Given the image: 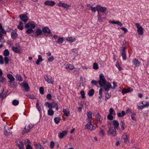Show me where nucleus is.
I'll list each match as a JSON object with an SVG mask.
<instances>
[{
	"label": "nucleus",
	"mask_w": 149,
	"mask_h": 149,
	"mask_svg": "<svg viewBox=\"0 0 149 149\" xmlns=\"http://www.w3.org/2000/svg\"><path fill=\"white\" fill-rule=\"evenodd\" d=\"M99 79L98 81L99 84L101 86L103 87L106 91H108L110 88H112L111 83L107 82L106 80L102 74H100Z\"/></svg>",
	"instance_id": "nucleus-1"
},
{
	"label": "nucleus",
	"mask_w": 149,
	"mask_h": 149,
	"mask_svg": "<svg viewBox=\"0 0 149 149\" xmlns=\"http://www.w3.org/2000/svg\"><path fill=\"white\" fill-rule=\"evenodd\" d=\"M97 11L98 13L97 17L98 19L101 20V15L100 14V13H104L107 10V8L104 7L102 6L99 5H97Z\"/></svg>",
	"instance_id": "nucleus-2"
},
{
	"label": "nucleus",
	"mask_w": 149,
	"mask_h": 149,
	"mask_svg": "<svg viewBox=\"0 0 149 149\" xmlns=\"http://www.w3.org/2000/svg\"><path fill=\"white\" fill-rule=\"evenodd\" d=\"M86 123L87 124L85 126V129H87L91 131L95 129L96 126H95L92 124L93 122H86Z\"/></svg>",
	"instance_id": "nucleus-3"
},
{
	"label": "nucleus",
	"mask_w": 149,
	"mask_h": 149,
	"mask_svg": "<svg viewBox=\"0 0 149 149\" xmlns=\"http://www.w3.org/2000/svg\"><path fill=\"white\" fill-rule=\"evenodd\" d=\"M37 25L34 22L30 21L27 23L25 24V27L26 28H31L32 29H34Z\"/></svg>",
	"instance_id": "nucleus-4"
},
{
	"label": "nucleus",
	"mask_w": 149,
	"mask_h": 149,
	"mask_svg": "<svg viewBox=\"0 0 149 149\" xmlns=\"http://www.w3.org/2000/svg\"><path fill=\"white\" fill-rule=\"evenodd\" d=\"M113 127H110L107 132V134L108 135H111L113 136H115L116 135V132Z\"/></svg>",
	"instance_id": "nucleus-5"
},
{
	"label": "nucleus",
	"mask_w": 149,
	"mask_h": 149,
	"mask_svg": "<svg viewBox=\"0 0 149 149\" xmlns=\"http://www.w3.org/2000/svg\"><path fill=\"white\" fill-rule=\"evenodd\" d=\"M12 129V126L9 127L7 125L5 126L4 128V134L6 136H8L12 133V132L10 130Z\"/></svg>",
	"instance_id": "nucleus-6"
},
{
	"label": "nucleus",
	"mask_w": 149,
	"mask_h": 149,
	"mask_svg": "<svg viewBox=\"0 0 149 149\" xmlns=\"http://www.w3.org/2000/svg\"><path fill=\"white\" fill-rule=\"evenodd\" d=\"M58 6H60L66 10H67L68 9H70L71 6L70 5L68 4L65 3H62L60 1L58 3Z\"/></svg>",
	"instance_id": "nucleus-7"
},
{
	"label": "nucleus",
	"mask_w": 149,
	"mask_h": 149,
	"mask_svg": "<svg viewBox=\"0 0 149 149\" xmlns=\"http://www.w3.org/2000/svg\"><path fill=\"white\" fill-rule=\"evenodd\" d=\"M12 50L16 53H21L22 52V48L19 46L12 47Z\"/></svg>",
	"instance_id": "nucleus-8"
},
{
	"label": "nucleus",
	"mask_w": 149,
	"mask_h": 149,
	"mask_svg": "<svg viewBox=\"0 0 149 149\" xmlns=\"http://www.w3.org/2000/svg\"><path fill=\"white\" fill-rule=\"evenodd\" d=\"M136 26L137 29V31L140 35H142L143 33V29L139 23L135 24Z\"/></svg>",
	"instance_id": "nucleus-9"
},
{
	"label": "nucleus",
	"mask_w": 149,
	"mask_h": 149,
	"mask_svg": "<svg viewBox=\"0 0 149 149\" xmlns=\"http://www.w3.org/2000/svg\"><path fill=\"white\" fill-rule=\"evenodd\" d=\"M129 136L126 133H125L122 137V141L124 143H127L129 142Z\"/></svg>",
	"instance_id": "nucleus-10"
},
{
	"label": "nucleus",
	"mask_w": 149,
	"mask_h": 149,
	"mask_svg": "<svg viewBox=\"0 0 149 149\" xmlns=\"http://www.w3.org/2000/svg\"><path fill=\"white\" fill-rule=\"evenodd\" d=\"M87 118L86 120V122H93V118L92 116V113L90 111H88L87 112Z\"/></svg>",
	"instance_id": "nucleus-11"
},
{
	"label": "nucleus",
	"mask_w": 149,
	"mask_h": 149,
	"mask_svg": "<svg viewBox=\"0 0 149 149\" xmlns=\"http://www.w3.org/2000/svg\"><path fill=\"white\" fill-rule=\"evenodd\" d=\"M132 62L133 65L135 67H139L141 65V62L136 58L133 59Z\"/></svg>",
	"instance_id": "nucleus-12"
},
{
	"label": "nucleus",
	"mask_w": 149,
	"mask_h": 149,
	"mask_svg": "<svg viewBox=\"0 0 149 149\" xmlns=\"http://www.w3.org/2000/svg\"><path fill=\"white\" fill-rule=\"evenodd\" d=\"M6 34V31L3 29L2 25L0 23V40L2 39V36L3 34L5 35Z\"/></svg>",
	"instance_id": "nucleus-13"
},
{
	"label": "nucleus",
	"mask_w": 149,
	"mask_h": 149,
	"mask_svg": "<svg viewBox=\"0 0 149 149\" xmlns=\"http://www.w3.org/2000/svg\"><path fill=\"white\" fill-rule=\"evenodd\" d=\"M34 125L32 124H29L28 125H26L23 131L24 133H28L30 132V130L33 127Z\"/></svg>",
	"instance_id": "nucleus-14"
},
{
	"label": "nucleus",
	"mask_w": 149,
	"mask_h": 149,
	"mask_svg": "<svg viewBox=\"0 0 149 149\" xmlns=\"http://www.w3.org/2000/svg\"><path fill=\"white\" fill-rule=\"evenodd\" d=\"M45 80L49 84H53L54 81L50 76L46 75L45 76Z\"/></svg>",
	"instance_id": "nucleus-15"
},
{
	"label": "nucleus",
	"mask_w": 149,
	"mask_h": 149,
	"mask_svg": "<svg viewBox=\"0 0 149 149\" xmlns=\"http://www.w3.org/2000/svg\"><path fill=\"white\" fill-rule=\"evenodd\" d=\"M19 17L20 19L25 22H26L28 20V17L25 14L20 15Z\"/></svg>",
	"instance_id": "nucleus-16"
},
{
	"label": "nucleus",
	"mask_w": 149,
	"mask_h": 149,
	"mask_svg": "<svg viewBox=\"0 0 149 149\" xmlns=\"http://www.w3.org/2000/svg\"><path fill=\"white\" fill-rule=\"evenodd\" d=\"M112 123L114 126V128L115 130H118L119 123L116 120H114L113 121Z\"/></svg>",
	"instance_id": "nucleus-17"
},
{
	"label": "nucleus",
	"mask_w": 149,
	"mask_h": 149,
	"mask_svg": "<svg viewBox=\"0 0 149 149\" xmlns=\"http://www.w3.org/2000/svg\"><path fill=\"white\" fill-rule=\"evenodd\" d=\"M125 48L124 47L123 49H122L121 54L123 60L125 61L126 60V52Z\"/></svg>",
	"instance_id": "nucleus-18"
},
{
	"label": "nucleus",
	"mask_w": 149,
	"mask_h": 149,
	"mask_svg": "<svg viewBox=\"0 0 149 149\" xmlns=\"http://www.w3.org/2000/svg\"><path fill=\"white\" fill-rule=\"evenodd\" d=\"M44 3L46 5L52 6L55 4V3L54 1H45Z\"/></svg>",
	"instance_id": "nucleus-19"
},
{
	"label": "nucleus",
	"mask_w": 149,
	"mask_h": 149,
	"mask_svg": "<svg viewBox=\"0 0 149 149\" xmlns=\"http://www.w3.org/2000/svg\"><path fill=\"white\" fill-rule=\"evenodd\" d=\"M16 145L18 146L19 149H24L23 143L21 141H17Z\"/></svg>",
	"instance_id": "nucleus-20"
},
{
	"label": "nucleus",
	"mask_w": 149,
	"mask_h": 149,
	"mask_svg": "<svg viewBox=\"0 0 149 149\" xmlns=\"http://www.w3.org/2000/svg\"><path fill=\"white\" fill-rule=\"evenodd\" d=\"M7 77L10 80L9 82L10 83H12L13 81H14L15 80L14 77L10 74H8L7 75Z\"/></svg>",
	"instance_id": "nucleus-21"
},
{
	"label": "nucleus",
	"mask_w": 149,
	"mask_h": 149,
	"mask_svg": "<svg viewBox=\"0 0 149 149\" xmlns=\"http://www.w3.org/2000/svg\"><path fill=\"white\" fill-rule=\"evenodd\" d=\"M67 133L68 132L67 131H63L62 132L58 134L59 137L60 139L63 138Z\"/></svg>",
	"instance_id": "nucleus-22"
},
{
	"label": "nucleus",
	"mask_w": 149,
	"mask_h": 149,
	"mask_svg": "<svg viewBox=\"0 0 149 149\" xmlns=\"http://www.w3.org/2000/svg\"><path fill=\"white\" fill-rule=\"evenodd\" d=\"M66 40L68 42L70 43H72L76 41V38H73L72 37H68L66 38Z\"/></svg>",
	"instance_id": "nucleus-23"
},
{
	"label": "nucleus",
	"mask_w": 149,
	"mask_h": 149,
	"mask_svg": "<svg viewBox=\"0 0 149 149\" xmlns=\"http://www.w3.org/2000/svg\"><path fill=\"white\" fill-rule=\"evenodd\" d=\"M36 149H44L43 147L38 143H36L34 144Z\"/></svg>",
	"instance_id": "nucleus-24"
},
{
	"label": "nucleus",
	"mask_w": 149,
	"mask_h": 149,
	"mask_svg": "<svg viewBox=\"0 0 149 149\" xmlns=\"http://www.w3.org/2000/svg\"><path fill=\"white\" fill-rule=\"evenodd\" d=\"M42 31L45 33H50V30L47 27H44L42 29Z\"/></svg>",
	"instance_id": "nucleus-25"
},
{
	"label": "nucleus",
	"mask_w": 149,
	"mask_h": 149,
	"mask_svg": "<svg viewBox=\"0 0 149 149\" xmlns=\"http://www.w3.org/2000/svg\"><path fill=\"white\" fill-rule=\"evenodd\" d=\"M133 91V90L132 88H130L128 89H123L122 90V93L123 94L124 93H126L129 92H132Z\"/></svg>",
	"instance_id": "nucleus-26"
},
{
	"label": "nucleus",
	"mask_w": 149,
	"mask_h": 149,
	"mask_svg": "<svg viewBox=\"0 0 149 149\" xmlns=\"http://www.w3.org/2000/svg\"><path fill=\"white\" fill-rule=\"evenodd\" d=\"M42 31L39 28H38L35 31V36H37L41 35Z\"/></svg>",
	"instance_id": "nucleus-27"
},
{
	"label": "nucleus",
	"mask_w": 149,
	"mask_h": 149,
	"mask_svg": "<svg viewBox=\"0 0 149 149\" xmlns=\"http://www.w3.org/2000/svg\"><path fill=\"white\" fill-rule=\"evenodd\" d=\"M63 112L65 116H68L70 115V111L68 109H63Z\"/></svg>",
	"instance_id": "nucleus-28"
},
{
	"label": "nucleus",
	"mask_w": 149,
	"mask_h": 149,
	"mask_svg": "<svg viewBox=\"0 0 149 149\" xmlns=\"http://www.w3.org/2000/svg\"><path fill=\"white\" fill-rule=\"evenodd\" d=\"M65 68L67 69H68L71 70H73L74 68L73 65L71 64H68L66 65H65Z\"/></svg>",
	"instance_id": "nucleus-29"
},
{
	"label": "nucleus",
	"mask_w": 149,
	"mask_h": 149,
	"mask_svg": "<svg viewBox=\"0 0 149 149\" xmlns=\"http://www.w3.org/2000/svg\"><path fill=\"white\" fill-rule=\"evenodd\" d=\"M96 118L97 120V122L99 123H101V117L99 113H97L96 114Z\"/></svg>",
	"instance_id": "nucleus-30"
},
{
	"label": "nucleus",
	"mask_w": 149,
	"mask_h": 149,
	"mask_svg": "<svg viewBox=\"0 0 149 149\" xmlns=\"http://www.w3.org/2000/svg\"><path fill=\"white\" fill-rule=\"evenodd\" d=\"M45 105L46 107H47L49 109H52L53 106H52V103H49L48 102H46L45 103Z\"/></svg>",
	"instance_id": "nucleus-31"
},
{
	"label": "nucleus",
	"mask_w": 149,
	"mask_h": 149,
	"mask_svg": "<svg viewBox=\"0 0 149 149\" xmlns=\"http://www.w3.org/2000/svg\"><path fill=\"white\" fill-rule=\"evenodd\" d=\"M54 113V111L52 109H49L47 111V114L49 116H53Z\"/></svg>",
	"instance_id": "nucleus-32"
},
{
	"label": "nucleus",
	"mask_w": 149,
	"mask_h": 149,
	"mask_svg": "<svg viewBox=\"0 0 149 149\" xmlns=\"http://www.w3.org/2000/svg\"><path fill=\"white\" fill-rule=\"evenodd\" d=\"M23 86L24 88L25 91L26 92H28L29 91V86L28 84L27 83H25L23 85Z\"/></svg>",
	"instance_id": "nucleus-33"
},
{
	"label": "nucleus",
	"mask_w": 149,
	"mask_h": 149,
	"mask_svg": "<svg viewBox=\"0 0 149 149\" xmlns=\"http://www.w3.org/2000/svg\"><path fill=\"white\" fill-rule=\"evenodd\" d=\"M16 78L19 81H22L23 80V79L21 77L20 75L19 74H17L16 76Z\"/></svg>",
	"instance_id": "nucleus-34"
},
{
	"label": "nucleus",
	"mask_w": 149,
	"mask_h": 149,
	"mask_svg": "<svg viewBox=\"0 0 149 149\" xmlns=\"http://www.w3.org/2000/svg\"><path fill=\"white\" fill-rule=\"evenodd\" d=\"M91 6V10L93 12H95L96 10L97 11V6L96 7H93L90 4L87 5L86 6Z\"/></svg>",
	"instance_id": "nucleus-35"
},
{
	"label": "nucleus",
	"mask_w": 149,
	"mask_h": 149,
	"mask_svg": "<svg viewBox=\"0 0 149 149\" xmlns=\"http://www.w3.org/2000/svg\"><path fill=\"white\" fill-rule=\"evenodd\" d=\"M17 28L19 30H22L23 29V23L21 22H19V25L17 26Z\"/></svg>",
	"instance_id": "nucleus-36"
},
{
	"label": "nucleus",
	"mask_w": 149,
	"mask_h": 149,
	"mask_svg": "<svg viewBox=\"0 0 149 149\" xmlns=\"http://www.w3.org/2000/svg\"><path fill=\"white\" fill-rule=\"evenodd\" d=\"M6 81V78L3 77H0V83H4Z\"/></svg>",
	"instance_id": "nucleus-37"
},
{
	"label": "nucleus",
	"mask_w": 149,
	"mask_h": 149,
	"mask_svg": "<svg viewBox=\"0 0 149 149\" xmlns=\"http://www.w3.org/2000/svg\"><path fill=\"white\" fill-rule=\"evenodd\" d=\"M52 106L53 108L56 107V110L58 111V105L57 103L55 102H53L52 103Z\"/></svg>",
	"instance_id": "nucleus-38"
},
{
	"label": "nucleus",
	"mask_w": 149,
	"mask_h": 149,
	"mask_svg": "<svg viewBox=\"0 0 149 149\" xmlns=\"http://www.w3.org/2000/svg\"><path fill=\"white\" fill-rule=\"evenodd\" d=\"M125 113L123 111H122L121 113H117V116L119 117H122L125 116Z\"/></svg>",
	"instance_id": "nucleus-39"
},
{
	"label": "nucleus",
	"mask_w": 149,
	"mask_h": 149,
	"mask_svg": "<svg viewBox=\"0 0 149 149\" xmlns=\"http://www.w3.org/2000/svg\"><path fill=\"white\" fill-rule=\"evenodd\" d=\"M109 112L110 113V114L111 115H113L114 116L115 115H116V113L115 111H114L113 109L111 108L109 110Z\"/></svg>",
	"instance_id": "nucleus-40"
},
{
	"label": "nucleus",
	"mask_w": 149,
	"mask_h": 149,
	"mask_svg": "<svg viewBox=\"0 0 149 149\" xmlns=\"http://www.w3.org/2000/svg\"><path fill=\"white\" fill-rule=\"evenodd\" d=\"M34 31L31 28H29L26 31V33L30 34L31 33H33Z\"/></svg>",
	"instance_id": "nucleus-41"
},
{
	"label": "nucleus",
	"mask_w": 149,
	"mask_h": 149,
	"mask_svg": "<svg viewBox=\"0 0 149 149\" xmlns=\"http://www.w3.org/2000/svg\"><path fill=\"white\" fill-rule=\"evenodd\" d=\"M54 120L55 123L58 124L60 121L61 120V118L60 117L55 118Z\"/></svg>",
	"instance_id": "nucleus-42"
},
{
	"label": "nucleus",
	"mask_w": 149,
	"mask_h": 149,
	"mask_svg": "<svg viewBox=\"0 0 149 149\" xmlns=\"http://www.w3.org/2000/svg\"><path fill=\"white\" fill-rule=\"evenodd\" d=\"M94 91L93 89H91L88 93V95L90 96H92L94 94Z\"/></svg>",
	"instance_id": "nucleus-43"
},
{
	"label": "nucleus",
	"mask_w": 149,
	"mask_h": 149,
	"mask_svg": "<svg viewBox=\"0 0 149 149\" xmlns=\"http://www.w3.org/2000/svg\"><path fill=\"white\" fill-rule=\"evenodd\" d=\"M12 103L14 106H17L19 104V101L16 100H14L12 101Z\"/></svg>",
	"instance_id": "nucleus-44"
},
{
	"label": "nucleus",
	"mask_w": 149,
	"mask_h": 149,
	"mask_svg": "<svg viewBox=\"0 0 149 149\" xmlns=\"http://www.w3.org/2000/svg\"><path fill=\"white\" fill-rule=\"evenodd\" d=\"M141 104L144 106V107L149 105V102L146 101L143 102H141Z\"/></svg>",
	"instance_id": "nucleus-45"
},
{
	"label": "nucleus",
	"mask_w": 149,
	"mask_h": 149,
	"mask_svg": "<svg viewBox=\"0 0 149 149\" xmlns=\"http://www.w3.org/2000/svg\"><path fill=\"white\" fill-rule=\"evenodd\" d=\"M63 37H60L58 38L57 42L58 43H62L63 41Z\"/></svg>",
	"instance_id": "nucleus-46"
},
{
	"label": "nucleus",
	"mask_w": 149,
	"mask_h": 149,
	"mask_svg": "<svg viewBox=\"0 0 149 149\" xmlns=\"http://www.w3.org/2000/svg\"><path fill=\"white\" fill-rule=\"evenodd\" d=\"M9 54V52L7 49H5L3 53V55L5 56H8Z\"/></svg>",
	"instance_id": "nucleus-47"
},
{
	"label": "nucleus",
	"mask_w": 149,
	"mask_h": 149,
	"mask_svg": "<svg viewBox=\"0 0 149 149\" xmlns=\"http://www.w3.org/2000/svg\"><path fill=\"white\" fill-rule=\"evenodd\" d=\"M136 113L134 112H132L131 115V117L132 119L134 120H136V118L135 117Z\"/></svg>",
	"instance_id": "nucleus-48"
},
{
	"label": "nucleus",
	"mask_w": 149,
	"mask_h": 149,
	"mask_svg": "<svg viewBox=\"0 0 149 149\" xmlns=\"http://www.w3.org/2000/svg\"><path fill=\"white\" fill-rule=\"evenodd\" d=\"M17 34L15 32H13L11 33V36L13 39H15L17 36Z\"/></svg>",
	"instance_id": "nucleus-49"
},
{
	"label": "nucleus",
	"mask_w": 149,
	"mask_h": 149,
	"mask_svg": "<svg viewBox=\"0 0 149 149\" xmlns=\"http://www.w3.org/2000/svg\"><path fill=\"white\" fill-rule=\"evenodd\" d=\"M93 68L94 70H97L98 69L99 67L97 64L96 63H94L93 65Z\"/></svg>",
	"instance_id": "nucleus-50"
},
{
	"label": "nucleus",
	"mask_w": 149,
	"mask_h": 149,
	"mask_svg": "<svg viewBox=\"0 0 149 149\" xmlns=\"http://www.w3.org/2000/svg\"><path fill=\"white\" fill-rule=\"evenodd\" d=\"M125 123L123 121H122L120 123V125L121 127V128L123 130H124L125 129Z\"/></svg>",
	"instance_id": "nucleus-51"
},
{
	"label": "nucleus",
	"mask_w": 149,
	"mask_h": 149,
	"mask_svg": "<svg viewBox=\"0 0 149 149\" xmlns=\"http://www.w3.org/2000/svg\"><path fill=\"white\" fill-rule=\"evenodd\" d=\"M39 91L40 93L41 94H44V88L42 87H40L39 88Z\"/></svg>",
	"instance_id": "nucleus-52"
},
{
	"label": "nucleus",
	"mask_w": 149,
	"mask_h": 149,
	"mask_svg": "<svg viewBox=\"0 0 149 149\" xmlns=\"http://www.w3.org/2000/svg\"><path fill=\"white\" fill-rule=\"evenodd\" d=\"M5 64H7L9 62V59L7 56H5L4 58Z\"/></svg>",
	"instance_id": "nucleus-53"
},
{
	"label": "nucleus",
	"mask_w": 149,
	"mask_h": 149,
	"mask_svg": "<svg viewBox=\"0 0 149 149\" xmlns=\"http://www.w3.org/2000/svg\"><path fill=\"white\" fill-rule=\"evenodd\" d=\"M26 96L29 98L31 99H35L36 97L33 95H28Z\"/></svg>",
	"instance_id": "nucleus-54"
},
{
	"label": "nucleus",
	"mask_w": 149,
	"mask_h": 149,
	"mask_svg": "<svg viewBox=\"0 0 149 149\" xmlns=\"http://www.w3.org/2000/svg\"><path fill=\"white\" fill-rule=\"evenodd\" d=\"M144 107V106L141 104H139V105L138 106V109H142Z\"/></svg>",
	"instance_id": "nucleus-55"
},
{
	"label": "nucleus",
	"mask_w": 149,
	"mask_h": 149,
	"mask_svg": "<svg viewBox=\"0 0 149 149\" xmlns=\"http://www.w3.org/2000/svg\"><path fill=\"white\" fill-rule=\"evenodd\" d=\"M107 118L109 120H111L113 119V116L112 115L109 114L107 116Z\"/></svg>",
	"instance_id": "nucleus-56"
},
{
	"label": "nucleus",
	"mask_w": 149,
	"mask_h": 149,
	"mask_svg": "<svg viewBox=\"0 0 149 149\" xmlns=\"http://www.w3.org/2000/svg\"><path fill=\"white\" fill-rule=\"evenodd\" d=\"M30 141L28 139H27L25 141V144L26 146H27V145H30Z\"/></svg>",
	"instance_id": "nucleus-57"
},
{
	"label": "nucleus",
	"mask_w": 149,
	"mask_h": 149,
	"mask_svg": "<svg viewBox=\"0 0 149 149\" xmlns=\"http://www.w3.org/2000/svg\"><path fill=\"white\" fill-rule=\"evenodd\" d=\"M54 60V57L52 56H50V57H49L48 59V60L49 61H50V62Z\"/></svg>",
	"instance_id": "nucleus-58"
},
{
	"label": "nucleus",
	"mask_w": 149,
	"mask_h": 149,
	"mask_svg": "<svg viewBox=\"0 0 149 149\" xmlns=\"http://www.w3.org/2000/svg\"><path fill=\"white\" fill-rule=\"evenodd\" d=\"M54 146V142L53 141H52L50 142V147L52 148H53Z\"/></svg>",
	"instance_id": "nucleus-59"
},
{
	"label": "nucleus",
	"mask_w": 149,
	"mask_h": 149,
	"mask_svg": "<svg viewBox=\"0 0 149 149\" xmlns=\"http://www.w3.org/2000/svg\"><path fill=\"white\" fill-rule=\"evenodd\" d=\"M80 94L81 95L82 98H85V96L84 92L83 91H81Z\"/></svg>",
	"instance_id": "nucleus-60"
},
{
	"label": "nucleus",
	"mask_w": 149,
	"mask_h": 149,
	"mask_svg": "<svg viewBox=\"0 0 149 149\" xmlns=\"http://www.w3.org/2000/svg\"><path fill=\"white\" fill-rule=\"evenodd\" d=\"M116 24H117L120 26H123L122 23L119 21H116Z\"/></svg>",
	"instance_id": "nucleus-61"
},
{
	"label": "nucleus",
	"mask_w": 149,
	"mask_h": 149,
	"mask_svg": "<svg viewBox=\"0 0 149 149\" xmlns=\"http://www.w3.org/2000/svg\"><path fill=\"white\" fill-rule=\"evenodd\" d=\"M47 98L49 100H51L52 99V95L50 94H48L46 96Z\"/></svg>",
	"instance_id": "nucleus-62"
},
{
	"label": "nucleus",
	"mask_w": 149,
	"mask_h": 149,
	"mask_svg": "<svg viewBox=\"0 0 149 149\" xmlns=\"http://www.w3.org/2000/svg\"><path fill=\"white\" fill-rule=\"evenodd\" d=\"M3 63V57L2 56H0V63L2 64Z\"/></svg>",
	"instance_id": "nucleus-63"
},
{
	"label": "nucleus",
	"mask_w": 149,
	"mask_h": 149,
	"mask_svg": "<svg viewBox=\"0 0 149 149\" xmlns=\"http://www.w3.org/2000/svg\"><path fill=\"white\" fill-rule=\"evenodd\" d=\"M120 28V29H121L123 31H124V33H126V32H127L128 31L127 29L125 27H121Z\"/></svg>",
	"instance_id": "nucleus-64"
}]
</instances>
